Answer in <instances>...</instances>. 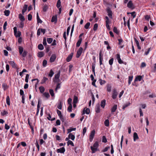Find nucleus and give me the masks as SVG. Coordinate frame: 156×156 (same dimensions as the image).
<instances>
[{
    "mask_svg": "<svg viewBox=\"0 0 156 156\" xmlns=\"http://www.w3.org/2000/svg\"><path fill=\"white\" fill-rule=\"evenodd\" d=\"M60 71H59L58 73L56 74H55V77L54 78V79L55 80H54V81L55 82H59V78L60 75Z\"/></svg>",
    "mask_w": 156,
    "mask_h": 156,
    "instance_id": "1",
    "label": "nucleus"
},
{
    "mask_svg": "<svg viewBox=\"0 0 156 156\" xmlns=\"http://www.w3.org/2000/svg\"><path fill=\"white\" fill-rule=\"evenodd\" d=\"M95 130L94 129L90 133L89 136V140L90 142H91L93 140L95 134Z\"/></svg>",
    "mask_w": 156,
    "mask_h": 156,
    "instance_id": "2",
    "label": "nucleus"
},
{
    "mask_svg": "<svg viewBox=\"0 0 156 156\" xmlns=\"http://www.w3.org/2000/svg\"><path fill=\"white\" fill-rule=\"evenodd\" d=\"M83 48L82 47H80L78 50L77 51L76 57L77 58H79L81 55L83 51Z\"/></svg>",
    "mask_w": 156,
    "mask_h": 156,
    "instance_id": "3",
    "label": "nucleus"
},
{
    "mask_svg": "<svg viewBox=\"0 0 156 156\" xmlns=\"http://www.w3.org/2000/svg\"><path fill=\"white\" fill-rule=\"evenodd\" d=\"M118 94V93L116 90L114 89L112 91V97L113 99H115L116 98Z\"/></svg>",
    "mask_w": 156,
    "mask_h": 156,
    "instance_id": "4",
    "label": "nucleus"
},
{
    "mask_svg": "<svg viewBox=\"0 0 156 156\" xmlns=\"http://www.w3.org/2000/svg\"><path fill=\"white\" fill-rule=\"evenodd\" d=\"M106 11L108 13V16L110 18L112 19V13L110 9L108 7Z\"/></svg>",
    "mask_w": 156,
    "mask_h": 156,
    "instance_id": "5",
    "label": "nucleus"
},
{
    "mask_svg": "<svg viewBox=\"0 0 156 156\" xmlns=\"http://www.w3.org/2000/svg\"><path fill=\"white\" fill-rule=\"evenodd\" d=\"M56 151L58 153H64L65 151V148L64 147H61L59 149H57Z\"/></svg>",
    "mask_w": 156,
    "mask_h": 156,
    "instance_id": "6",
    "label": "nucleus"
},
{
    "mask_svg": "<svg viewBox=\"0 0 156 156\" xmlns=\"http://www.w3.org/2000/svg\"><path fill=\"white\" fill-rule=\"evenodd\" d=\"M56 58V55L55 54H53L51 55L50 58V62H53Z\"/></svg>",
    "mask_w": 156,
    "mask_h": 156,
    "instance_id": "7",
    "label": "nucleus"
},
{
    "mask_svg": "<svg viewBox=\"0 0 156 156\" xmlns=\"http://www.w3.org/2000/svg\"><path fill=\"white\" fill-rule=\"evenodd\" d=\"M73 55V52H71L67 57L66 60L67 62H70L72 59V57Z\"/></svg>",
    "mask_w": 156,
    "mask_h": 156,
    "instance_id": "8",
    "label": "nucleus"
},
{
    "mask_svg": "<svg viewBox=\"0 0 156 156\" xmlns=\"http://www.w3.org/2000/svg\"><path fill=\"white\" fill-rule=\"evenodd\" d=\"M86 108H84L83 110V111L82 115H84L85 113L87 114H89L90 113V110L88 108H87L85 110Z\"/></svg>",
    "mask_w": 156,
    "mask_h": 156,
    "instance_id": "9",
    "label": "nucleus"
},
{
    "mask_svg": "<svg viewBox=\"0 0 156 156\" xmlns=\"http://www.w3.org/2000/svg\"><path fill=\"white\" fill-rule=\"evenodd\" d=\"M95 112L97 113H99L100 112V105L98 104L96 106L95 108Z\"/></svg>",
    "mask_w": 156,
    "mask_h": 156,
    "instance_id": "10",
    "label": "nucleus"
},
{
    "mask_svg": "<svg viewBox=\"0 0 156 156\" xmlns=\"http://www.w3.org/2000/svg\"><path fill=\"white\" fill-rule=\"evenodd\" d=\"M90 148L91 150V153H94L97 151H99V150L98 148H94L92 147H90Z\"/></svg>",
    "mask_w": 156,
    "mask_h": 156,
    "instance_id": "11",
    "label": "nucleus"
},
{
    "mask_svg": "<svg viewBox=\"0 0 156 156\" xmlns=\"http://www.w3.org/2000/svg\"><path fill=\"white\" fill-rule=\"evenodd\" d=\"M9 63L10 65H11L12 67L15 68L17 69V65L13 61H10L9 62Z\"/></svg>",
    "mask_w": 156,
    "mask_h": 156,
    "instance_id": "12",
    "label": "nucleus"
},
{
    "mask_svg": "<svg viewBox=\"0 0 156 156\" xmlns=\"http://www.w3.org/2000/svg\"><path fill=\"white\" fill-rule=\"evenodd\" d=\"M142 79V76L140 75V76H137L135 78L134 83H135V82L136 81H140Z\"/></svg>",
    "mask_w": 156,
    "mask_h": 156,
    "instance_id": "13",
    "label": "nucleus"
},
{
    "mask_svg": "<svg viewBox=\"0 0 156 156\" xmlns=\"http://www.w3.org/2000/svg\"><path fill=\"white\" fill-rule=\"evenodd\" d=\"M51 22H55L56 23L57 22V16L55 15L53 16L51 20Z\"/></svg>",
    "mask_w": 156,
    "mask_h": 156,
    "instance_id": "14",
    "label": "nucleus"
},
{
    "mask_svg": "<svg viewBox=\"0 0 156 156\" xmlns=\"http://www.w3.org/2000/svg\"><path fill=\"white\" fill-rule=\"evenodd\" d=\"M28 7V5H27L25 4L23 7V9L22 10V13L23 15L24 14V12L26 11Z\"/></svg>",
    "mask_w": 156,
    "mask_h": 156,
    "instance_id": "15",
    "label": "nucleus"
},
{
    "mask_svg": "<svg viewBox=\"0 0 156 156\" xmlns=\"http://www.w3.org/2000/svg\"><path fill=\"white\" fill-rule=\"evenodd\" d=\"M133 140L135 141L137 139H139V137L138 136L136 132H134L133 135Z\"/></svg>",
    "mask_w": 156,
    "mask_h": 156,
    "instance_id": "16",
    "label": "nucleus"
},
{
    "mask_svg": "<svg viewBox=\"0 0 156 156\" xmlns=\"http://www.w3.org/2000/svg\"><path fill=\"white\" fill-rule=\"evenodd\" d=\"M106 100L105 99H103L102 100L101 102V106L103 108H104L105 105Z\"/></svg>",
    "mask_w": 156,
    "mask_h": 156,
    "instance_id": "17",
    "label": "nucleus"
},
{
    "mask_svg": "<svg viewBox=\"0 0 156 156\" xmlns=\"http://www.w3.org/2000/svg\"><path fill=\"white\" fill-rule=\"evenodd\" d=\"M62 102L61 101H59V103L57 106V108L61 110L62 109Z\"/></svg>",
    "mask_w": 156,
    "mask_h": 156,
    "instance_id": "18",
    "label": "nucleus"
},
{
    "mask_svg": "<svg viewBox=\"0 0 156 156\" xmlns=\"http://www.w3.org/2000/svg\"><path fill=\"white\" fill-rule=\"evenodd\" d=\"M119 41V44L120 46V48H122L124 46V44H122V43L123 42L122 40H118Z\"/></svg>",
    "mask_w": 156,
    "mask_h": 156,
    "instance_id": "19",
    "label": "nucleus"
},
{
    "mask_svg": "<svg viewBox=\"0 0 156 156\" xmlns=\"http://www.w3.org/2000/svg\"><path fill=\"white\" fill-rule=\"evenodd\" d=\"M133 6V4L131 1L130 0L127 4V6L129 8H131Z\"/></svg>",
    "mask_w": 156,
    "mask_h": 156,
    "instance_id": "20",
    "label": "nucleus"
},
{
    "mask_svg": "<svg viewBox=\"0 0 156 156\" xmlns=\"http://www.w3.org/2000/svg\"><path fill=\"white\" fill-rule=\"evenodd\" d=\"M42 8L43 11L46 12L48 9V6L46 4L44 5Z\"/></svg>",
    "mask_w": 156,
    "mask_h": 156,
    "instance_id": "21",
    "label": "nucleus"
},
{
    "mask_svg": "<svg viewBox=\"0 0 156 156\" xmlns=\"http://www.w3.org/2000/svg\"><path fill=\"white\" fill-rule=\"evenodd\" d=\"M19 18L21 21H23L25 20V19L24 16H23L21 14H20L19 15Z\"/></svg>",
    "mask_w": 156,
    "mask_h": 156,
    "instance_id": "22",
    "label": "nucleus"
},
{
    "mask_svg": "<svg viewBox=\"0 0 156 156\" xmlns=\"http://www.w3.org/2000/svg\"><path fill=\"white\" fill-rule=\"evenodd\" d=\"M117 105H115L111 109V112L112 113L115 112L117 108Z\"/></svg>",
    "mask_w": 156,
    "mask_h": 156,
    "instance_id": "23",
    "label": "nucleus"
},
{
    "mask_svg": "<svg viewBox=\"0 0 156 156\" xmlns=\"http://www.w3.org/2000/svg\"><path fill=\"white\" fill-rule=\"evenodd\" d=\"M130 105V103L129 102H127L126 104H125L122 107V109H123L124 110L127 107H128V106H129Z\"/></svg>",
    "mask_w": 156,
    "mask_h": 156,
    "instance_id": "24",
    "label": "nucleus"
},
{
    "mask_svg": "<svg viewBox=\"0 0 156 156\" xmlns=\"http://www.w3.org/2000/svg\"><path fill=\"white\" fill-rule=\"evenodd\" d=\"M44 52L43 51H40L38 53V56L39 58H41L44 56Z\"/></svg>",
    "mask_w": 156,
    "mask_h": 156,
    "instance_id": "25",
    "label": "nucleus"
},
{
    "mask_svg": "<svg viewBox=\"0 0 156 156\" xmlns=\"http://www.w3.org/2000/svg\"><path fill=\"white\" fill-rule=\"evenodd\" d=\"M78 101V98L77 97L76 95H74L73 99V103H77Z\"/></svg>",
    "mask_w": 156,
    "mask_h": 156,
    "instance_id": "26",
    "label": "nucleus"
},
{
    "mask_svg": "<svg viewBox=\"0 0 156 156\" xmlns=\"http://www.w3.org/2000/svg\"><path fill=\"white\" fill-rule=\"evenodd\" d=\"M39 89L40 92L41 93H43L45 90V88L44 87L42 86L39 87Z\"/></svg>",
    "mask_w": 156,
    "mask_h": 156,
    "instance_id": "27",
    "label": "nucleus"
},
{
    "mask_svg": "<svg viewBox=\"0 0 156 156\" xmlns=\"http://www.w3.org/2000/svg\"><path fill=\"white\" fill-rule=\"evenodd\" d=\"M95 64L93 63L92 66V71L94 73V74L95 76Z\"/></svg>",
    "mask_w": 156,
    "mask_h": 156,
    "instance_id": "28",
    "label": "nucleus"
},
{
    "mask_svg": "<svg viewBox=\"0 0 156 156\" xmlns=\"http://www.w3.org/2000/svg\"><path fill=\"white\" fill-rule=\"evenodd\" d=\"M99 146L98 142L97 141H96L94 144L93 146H91L90 147H93L94 148H98Z\"/></svg>",
    "mask_w": 156,
    "mask_h": 156,
    "instance_id": "29",
    "label": "nucleus"
},
{
    "mask_svg": "<svg viewBox=\"0 0 156 156\" xmlns=\"http://www.w3.org/2000/svg\"><path fill=\"white\" fill-rule=\"evenodd\" d=\"M37 22L38 23H42V21L40 19L38 13H37Z\"/></svg>",
    "mask_w": 156,
    "mask_h": 156,
    "instance_id": "30",
    "label": "nucleus"
},
{
    "mask_svg": "<svg viewBox=\"0 0 156 156\" xmlns=\"http://www.w3.org/2000/svg\"><path fill=\"white\" fill-rule=\"evenodd\" d=\"M4 14L6 16H8L10 13V11L9 10H5L4 12Z\"/></svg>",
    "mask_w": 156,
    "mask_h": 156,
    "instance_id": "31",
    "label": "nucleus"
},
{
    "mask_svg": "<svg viewBox=\"0 0 156 156\" xmlns=\"http://www.w3.org/2000/svg\"><path fill=\"white\" fill-rule=\"evenodd\" d=\"M48 80V79L47 78H46L45 77H44L43 79L41 80V84H43L45 82Z\"/></svg>",
    "mask_w": 156,
    "mask_h": 156,
    "instance_id": "32",
    "label": "nucleus"
},
{
    "mask_svg": "<svg viewBox=\"0 0 156 156\" xmlns=\"http://www.w3.org/2000/svg\"><path fill=\"white\" fill-rule=\"evenodd\" d=\"M6 103L8 105H10V98L9 96H7L6 98Z\"/></svg>",
    "mask_w": 156,
    "mask_h": 156,
    "instance_id": "33",
    "label": "nucleus"
},
{
    "mask_svg": "<svg viewBox=\"0 0 156 156\" xmlns=\"http://www.w3.org/2000/svg\"><path fill=\"white\" fill-rule=\"evenodd\" d=\"M76 129V128H70V129H68L67 130V134L70 133L72 132V131H75Z\"/></svg>",
    "mask_w": 156,
    "mask_h": 156,
    "instance_id": "34",
    "label": "nucleus"
},
{
    "mask_svg": "<svg viewBox=\"0 0 156 156\" xmlns=\"http://www.w3.org/2000/svg\"><path fill=\"white\" fill-rule=\"evenodd\" d=\"M69 135H70V138L72 140H74L75 138V136L71 133H69Z\"/></svg>",
    "mask_w": 156,
    "mask_h": 156,
    "instance_id": "35",
    "label": "nucleus"
},
{
    "mask_svg": "<svg viewBox=\"0 0 156 156\" xmlns=\"http://www.w3.org/2000/svg\"><path fill=\"white\" fill-rule=\"evenodd\" d=\"M104 124L106 126H108L109 125V122L108 119H106L104 122Z\"/></svg>",
    "mask_w": 156,
    "mask_h": 156,
    "instance_id": "36",
    "label": "nucleus"
},
{
    "mask_svg": "<svg viewBox=\"0 0 156 156\" xmlns=\"http://www.w3.org/2000/svg\"><path fill=\"white\" fill-rule=\"evenodd\" d=\"M54 73L53 72V70L52 69H51L50 70V71L49 72V73L48 74V76H49L51 77L52 76L54 75Z\"/></svg>",
    "mask_w": 156,
    "mask_h": 156,
    "instance_id": "37",
    "label": "nucleus"
},
{
    "mask_svg": "<svg viewBox=\"0 0 156 156\" xmlns=\"http://www.w3.org/2000/svg\"><path fill=\"white\" fill-rule=\"evenodd\" d=\"M2 87L3 88L4 90H5L8 88L7 84L5 83H3L2 84Z\"/></svg>",
    "mask_w": 156,
    "mask_h": 156,
    "instance_id": "38",
    "label": "nucleus"
},
{
    "mask_svg": "<svg viewBox=\"0 0 156 156\" xmlns=\"http://www.w3.org/2000/svg\"><path fill=\"white\" fill-rule=\"evenodd\" d=\"M107 90L108 92H110L111 91V86L110 84H108L107 86Z\"/></svg>",
    "mask_w": 156,
    "mask_h": 156,
    "instance_id": "39",
    "label": "nucleus"
},
{
    "mask_svg": "<svg viewBox=\"0 0 156 156\" xmlns=\"http://www.w3.org/2000/svg\"><path fill=\"white\" fill-rule=\"evenodd\" d=\"M67 144L68 146H69L70 144L73 147L74 146L73 142L70 140H69L68 141V142H67Z\"/></svg>",
    "mask_w": 156,
    "mask_h": 156,
    "instance_id": "40",
    "label": "nucleus"
},
{
    "mask_svg": "<svg viewBox=\"0 0 156 156\" xmlns=\"http://www.w3.org/2000/svg\"><path fill=\"white\" fill-rule=\"evenodd\" d=\"M19 53L20 54H22L23 50V48L21 46H19Z\"/></svg>",
    "mask_w": 156,
    "mask_h": 156,
    "instance_id": "41",
    "label": "nucleus"
},
{
    "mask_svg": "<svg viewBox=\"0 0 156 156\" xmlns=\"http://www.w3.org/2000/svg\"><path fill=\"white\" fill-rule=\"evenodd\" d=\"M38 48L39 49L42 50L44 49V46L42 44H40L38 46Z\"/></svg>",
    "mask_w": 156,
    "mask_h": 156,
    "instance_id": "42",
    "label": "nucleus"
},
{
    "mask_svg": "<svg viewBox=\"0 0 156 156\" xmlns=\"http://www.w3.org/2000/svg\"><path fill=\"white\" fill-rule=\"evenodd\" d=\"M61 2L60 0H58L56 6L58 8H59L61 5Z\"/></svg>",
    "mask_w": 156,
    "mask_h": 156,
    "instance_id": "43",
    "label": "nucleus"
},
{
    "mask_svg": "<svg viewBox=\"0 0 156 156\" xmlns=\"http://www.w3.org/2000/svg\"><path fill=\"white\" fill-rule=\"evenodd\" d=\"M133 78V76H129V80H128V84L129 85H130L131 83V82L132 81Z\"/></svg>",
    "mask_w": 156,
    "mask_h": 156,
    "instance_id": "44",
    "label": "nucleus"
},
{
    "mask_svg": "<svg viewBox=\"0 0 156 156\" xmlns=\"http://www.w3.org/2000/svg\"><path fill=\"white\" fill-rule=\"evenodd\" d=\"M43 95L47 98H48L50 97L49 94L48 92H45L43 93Z\"/></svg>",
    "mask_w": 156,
    "mask_h": 156,
    "instance_id": "45",
    "label": "nucleus"
},
{
    "mask_svg": "<svg viewBox=\"0 0 156 156\" xmlns=\"http://www.w3.org/2000/svg\"><path fill=\"white\" fill-rule=\"evenodd\" d=\"M16 37H19L21 34V33L20 31H18V32H17V33H16V34H14Z\"/></svg>",
    "mask_w": 156,
    "mask_h": 156,
    "instance_id": "46",
    "label": "nucleus"
},
{
    "mask_svg": "<svg viewBox=\"0 0 156 156\" xmlns=\"http://www.w3.org/2000/svg\"><path fill=\"white\" fill-rule=\"evenodd\" d=\"M113 30L114 32L116 33L117 34H118L119 33V31L118 30L117 28L114 27L113 28Z\"/></svg>",
    "mask_w": 156,
    "mask_h": 156,
    "instance_id": "47",
    "label": "nucleus"
},
{
    "mask_svg": "<svg viewBox=\"0 0 156 156\" xmlns=\"http://www.w3.org/2000/svg\"><path fill=\"white\" fill-rule=\"evenodd\" d=\"M49 93L51 96L52 97H53L54 96V91L52 89H50L49 90Z\"/></svg>",
    "mask_w": 156,
    "mask_h": 156,
    "instance_id": "48",
    "label": "nucleus"
},
{
    "mask_svg": "<svg viewBox=\"0 0 156 156\" xmlns=\"http://www.w3.org/2000/svg\"><path fill=\"white\" fill-rule=\"evenodd\" d=\"M56 112H57V113L58 116L59 117H60L62 116V115L61 112L58 109H57L56 110Z\"/></svg>",
    "mask_w": 156,
    "mask_h": 156,
    "instance_id": "49",
    "label": "nucleus"
},
{
    "mask_svg": "<svg viewBox=\"0 0 156 156\" xmlns=\"http://www.w3.org/2000/svg\"><path fill=\"white\" fill-rule=\"evenodd\" d=\"M82 40H79L76 43V46L77 47H79L80 45L82 42Z\"/></svg>",
    "mask_w": 156,
    "mask_h": 156,
    "instance_id": "50",
    "label": "nucleus"
},
{
    "mask_svg": "<svg viewBox=\"0 0 156 156\" xmlns=\"http://www.w3.org/2000/svg\"><path fill=\"white\" fill-rule=\"evenodd\" d=\"M110 148L109 146H108L105 147L103 150L102 151V152H105L107 151Z\"/></svg>",
    "mask_w": 156,
    "mask_h": 156,
    "instance_id": "51",
    "label": "nucleus"
},
{
    "mask_svg": "<svg viewBox=\"0 0 156 156\" xmlns=\"http://www.w3.org/2000/svg\"><path fill=\"white\" fill-rule=\"evenodd\" d=\"M72 105H69L68 108L67 110L69 112H71L72 111Z\"/></svg>",
    "mask_w": 156,
    "mask_h": 156,
    "instance_id": "52",
    "label": "nucleus"
},
{
    "mask_svg": "<svg viewBox=\"0 0 156 156\" xmlns=\"http://www.w3.org/2000/svg\"><path fill=\"white\" fill-rule=\"evenodd\" d=\"M90 25V23L89 22L87 23L85 25L84 28L86 29H88Z\"/></svg>",
    "mask_w": 156,
    "mask_h": 156,
    "instance_id": "53",
    "label": "nucleus"
},
{
    "mask_svg": "<svg viewBox=\"0 0 156 156\" xmlns=\"http://www.w3.org/2000/svg\"><path fill=\"white\" fill-rule=\"evenodd\" d=\"M107 140L105 136H103L102 139V142H103L106 143L107 142Z\"/></svg>",
    "mask_w": 156,
    "mask_h": 156,
    "instance_id": "54",
    "label": "nucleus"
},
{
    "mask_svg": "<svg viewBox=\"0 0 156 156\" xmlns=\"http://www.w3.org/2000/svg\"><path fill=\"white\" fill-rule=\"evenodd\" d=\"M20 94L22 96V97L23 96V97H25V94H24V91L22 89H20Z\"/></svg>",
    "mask_w": 156,
    "mask_h": 156,
    "instance_id": "55",
    "label": "nucleus"
},
{
    "mask_svg": "<svg viewBox=\"0 0 156 156\" xmlns=\"http://www.w3.org/2000/svg\"><path fill=\"white\" fill-rule=\"evenodd\" d=\"M114 59L112 58L110 59L109 61V63L110 65H112L113 63Z\"/></svg>",
    "mask_w": 156,
    "mask_h": 156,
    "instance_id": "56",
    "label": "nucleus"
},
{
    "mask_svg": "<svg viewBox=\"0 0 156 156\" xmlns=\"http://www.w3.org/2000/svg\"><path fill=\"white\" fill-rule=\"evenodd\" d=\"M91 94L92 100V105H93L94 103L95 99L94 97V95L92 93H91Z\"/></svg>",
    "mask_w": 156,
    "mask_h": 156,
    "instance_id": "57",
    "label": "nucleus"
},
{
    "mask_svg": "<svg viewBox=\"0 0 156 156\" xmlns=\"http://www.w3.org/2000/svg\"><path fill=\"white\" fill-rule=\"evenodd\" d=\"M98 27V25L97 23H95L93 29L94 31H96L97 30Z\"/></svg>",
    "mask_w": 156,
    "mask_h": 156,
    "instance_id": "58",
    "label": "nucleus"
},
{
    "mask_svg": "<svg viewBox=\"0 0 156 156\" xmlns=\"http://www.w3.org/2000/svg\"><path fill=\"white\" fill-rule=\"evenodd\" d=\"M8 114V112L7 111L4 110L3 112H2L1 114L3 116H4L5 115H7Z\"/></svg>",
    "mask_w": 156,
    "mask_h": 156,
    "instance_id": "59",
    "label": "nucleus"
},
{
    "mask_svg": "<svg viewBox=\"0 0 156 156\" xmlns=\"http://www.w3.org/2000/svg\"><path fill=\"white\" fill-rule=\"evenodd\" d=\"M72 100V99H71V98H68L67 100V102L68 104H69V105H72L71 104Z\"/></svg>",
    "mask_w": 156,
    "mask_h": 156,
    "instance_id": "60",
    "label": "nucleus"
},
{
    "mask_svg": "<svg viewBox=\"0 0 156 156\" xmlns=\"http://www.w3.org/2000/svg\"><path fill=\"white\" fill-rule=\"evenodd\" d=\"M47 64V61L46 60L44 59L43 62V66L44 67L46 66Z\"/></svg>",
    "mask_w": 156,
    "mask_h": 156,
    "instance_id": "61",
    "label": "nucleus"
},
{
    "mask_svg": "<svg viewBox=\"0 0 156 156\" xmlns=\"http://www.w3.org/2000/svg\"><path fill=\"white\" fill-rule=\"evenodd\" d=\"M100 84L101 85H102L103 84H105L106 82L105 80H102L101 79L100 80Z\"/></svg>",
    "mask_w": 156,
    "mask_h": 156,
    "instance_id": "62",
    "label": "nucleus"
},
{
    "mask_svg": "<svg viewBox=\"0 0 156 156\" xmlns=\"http://www.w3.org/2000/svg\"><path fill=\"white\" fill-rule=\"evenodd\" d=\"M32 15L31 14H29L28 15V19L30 21L32 19Z\"/></svg>",
    "mask_w": 156,
    "mask_h": 156,
    "instance_id": "63",
    "label": "nucleus"
},
{
    "mask_svg": "<svg viewBox=\"0 0 156 156\" xmlns=\"http://www.w3.org/2000/svg\"><path fill=\"white\" fill-rule=\"evenodd\" d=\"M150 18V17L149 15H146L145 16V19L148 21L149 20Z\"/></svg>",
    "mask_w": 156,
    "mask_h": 156,
    "instance_id": "64",
    "label": "nucleus"
}]
</instances>
